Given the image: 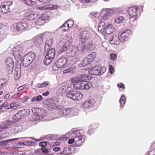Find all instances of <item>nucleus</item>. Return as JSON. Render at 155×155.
Here are the masks:
<instances>
[{"instance_id":"obj_1","label":"nucleus","mask_w":155,"mask_h":155,"mask_svg":"<svg viewBox=\"0 0 155 155\" xmlns=\"http://www.w3.org/2000/svg\"><path fill=\"white\" fill-rule=\"evenodd\" d=\"M72 137L74 138L70 139L68 140V143L71 144L75 141L76 145L78 146L82 145L84 141L85 136L84 135H81L80 131L78 130H74L71 133Z\"/></svg>"},{"instance_id":"obj_2","label":"nucleus","mask_w":155,"mask_h":155,"mask_svg":"<svg viewBox=\"0 0 155 155\" xmlns=\"http://www.w3.org/2000/svg\"><path fill=\"white\" fill-rule=\"evenodd\" d=\"M44 54H46L44 60V64L46 65H48L54 58L55 55V50L53 48L47 50L44 49Z\"/></svg>"},{"instance_id":"obj_3","label":"nucleus","mask_w":155,"mask_h":155,"mask_svg":"<svg viewBox=\"0 0 155 155\" xmlns=\"http://www.w3.org/2000/svg\"><path fill=\"white\" fill-rule=\"evenodd\" d=\"M66 95L68 98L77 101L80 100L83 97V94H82L72 90L71 87H67Z\"/></svg>"},{"instance_id":"obj_4","label":"nucleus","mask_w":155,"mask_h":155,"mask_svg":"<svg viewBox=\"0 0 155 155\" xmlns=\"http://www.w3.org/2000/svg\"><path fill=\"white\" fill-rule=\"evenodd\" d=\"M36 55L34 52H29L24 56L22 62L23 66L24 67L28 66L33 61Z\"/></svg>"},{"instance_id":"obj_5","label":"nucleus","mask_w":155,"mask_h":155,"mask_svg":"<svg viewBox=\"0 0 155 155\" xmlns=\"http://www.w3.org/2000/svg\"><path fill=\"white\" fill-rule=\"evenodd\" d=\"M92 87L91 84L86 81H81L76 84H74L73 87L75 89L87 90Z\"/></svg>"},{"instance_id":"obj_6","label":"nucleus","mask_w":155,"mask_h":155,"mask_svg":"<svg viewBox=\"0 0 155 155\" xmlns=\"http://www.w3.org/2000/svg\"><path fill=\"white\" fill-rule=\"evenodd\" d=\"M28 25L25 22H19L17 24H15L11 27V29L14 32H21L25 29H28Z\"/></svg>"},{"instance_id":"obj_7","label":"nucleus","mask_w":155,"mask_h":155,"mask_svg":"<svg viewBox=\"0 0 155 155\" xmlns=\"http://www.w3.org/2000/svg\"><path fill=\"white\" fill-rule=\"evenodd\" d=\"M105 71V67H101L99 65H97L90 69L88 71V73L96 75H101L104 73Z\"/></svg>"},{"instance_id":"obj_8","label":"nucleus","mask_w":155,"mask_h":155,"mask_svg":"<svg viewBox=\"0 0 155 155\" xmlns=\"http://www.w3.org/2000/svg\"><path fill=\"white\" fill-rule=\"evenodd\" d=\"M139 8L136 6H134L129 8L127 10L130 17V22H133L137 18V11Z\"/></svg>"},{"instance_id":"obj_9","label":"nucleus","mask_w":155,"mask_h":155,"mask_svg":"<svg viewBox=\"0 0 155 155\" xmlns=\"http://www.w3.org/2000/svg\"><path fill=\"white\" fill-rule=\"evenodd\" d=\"M23 50V48L21 46H17L13 49V54L15 59L20 60L22 58L21 54Z\"/></svg>"},{"instance_id":"obj_10","label":"nucleus","mask_w":155,"mask_h":155,"mask_svg":"<svg viewBox=\"0 0 155 155\" xmlns=\"http://www.w3.org/2000/svg\"><path fill=\"white\" fill-rule=\"evenodd\" d=\"M101 14L102 15L104 13V15L102 16V18L104 20L108 19L109 16L114 14V12L112 9H103L100 12Z\"/></svg>"},{"instance_id":"obj_11","label":"nucleus","mask_w":155,"mask_h":155,"mask_svg":"<svg viewBox=\"0 0 155 155\" xmlns=\"http://www.w3.org/2000/svg\"><path fill=\"white\" fill-rule=\"evenodd\" d=\"M27 15L25 19L29 21L35 19L37 16V14L31 10L26 11Z\"/></svg>"},{"instance_id":"obj_12","label":"nucleus","mask_w":155,"mask_h":155,"mask_svg":"<svg viewBox=\"0 0 155 155\" xmlns=\"http://www.w3.org/2000/svg\"><path fill=\"white\" fill-rule=\"evenodd\" d=\"M19 138H14L13 139H9L0 142V148L3 147L4 148H8V145L12 141L18 139Z\"/></svg>"},{"instance_id":"obj_13","label":"nucleus","mask_w":155,"mask_h":155,"mask_svg":"<svg viewBox=\"0 0 155 155\" xmlns=\"http://www.w3.org/2000/svg\"><path fill=\"white\" fill-rule=\"evenodd\" d=\"M107 34H110L115 31L113 25L110 23H108L105 25L104 29Z\"/></svg>"},{"instance_id":"obj_14","label":"nucleus","mask_w":155,"mask_h":155,"mask_svg":"<svg viewBox=\"0 0 155 155\" xmlns=\"http://www.w3.org/2000/svg\"><path fill=\"white\" fill-rule=\"evenodd\" d=\"M99 42H96L95 43L93 44L91 41H89L86 46V50L89 49L90 50H92L97 47L99 46L101 44V41L100 38H99Z\"/></svg>"},{"instance_id":"obj_15","label":"nucleus","mask_w":155,"mask_h":155,"mask_svg":"<svg viewBox=\"0 0 155 155\" xmlns=\"http://www.w3.org/2000/svg\"><path fill=\"white\" fill-rule=\"evenodd\" d=\"M47 104L50 107L53 109L57 107L58 106V103L57 101L51 99H49L47 101Z\"/></svg>"},{"instance_id":"obj_16","label":"nucleus","mask_w":155,"mask_h":155,"mask_svg":"<svg viewBox=\"0 0 155 155\" xmlns=\"http://www.w3.org/2000/svg\"><path fill=\"white\" fill-rule=\"evenodd\" d=\"M68 61V60L66 58L63 57L60 58L56 61L61 68H64L65 67L66 64Z\"/></svg>"},{"instance_id":"obj_17","label":"nucleus","mask_w":155,"mask_h":155,"mask_svg":"<svg viewBox=\"0 0 155 155\" xmlns=\"http://www.w3.org/2000/svg\"><path fill=\"white\" fill-rule=\"evenodd\" d=\"M95 103L94 99H91L86 101L83 104V107L84 108L89 109L92 107Z\"/></svg>"},{"instance_id":"obj_18","label":"nucleus","mask_w":155,"mask_h":155,"mask_svg":"<svg viewBox=\"0 0 155 155\" xmlns=\"http://www.w3.org/2000/svg\"><path fill=\"white\" fill-rule=\"evenodd\" d=\"M77 109L75 108H64L60 112L61 114H62L65 115H67L70 113L71 114H73L74 112Z\"/></svg>"},{"instance_id":"obj_19","label":"nucleus","mask_w":155,"mask_h":155,"mask_svg":"<svg viewBox=\"0 0 155 155\" xmlns=\"http://www.w3.org/2000/svg\"><path fill=\"white\" fill-rule=\"evenodd\" d=\"M13 122L10 120H7L5 121L2 125H0V128L2 130H6L10 127L12 125Z\"/></svg>"},{"instance_id":"obj_20","label":"nucleus","mask_w":155,"mask_h":155,"mask_svg":"<svg viewBox=\"0 0 155 155\" xmlns=\"http://www.w3.org/2000/svg\"><path fill=\"white\" fill-rule=\"evenodd\" d=\"M131 35V32L129 30L127 31L122 33L120 37L121 40H126L127 38Z\"/></svg>"},{"instance_id":"obj_21","label":"nucleus","mask_w":155,"mask_h":155,"mask_svg":"<svg viewBox=\"0 0 155 155\" xmlns=\"http://www.w3.org/2000/svg\"><path fill=\"white\" fill-rule=\"evenodd\" d=\"M110 43L111 45H118L120 41V38L117 37L115 36L110 37L109 39Z\"/></svg>"},{"instance_id":"obj_22","label":"nucleus","mask_w":155,"mask_h":155,"mask_svg":"<svg viewBox=\"0 0 155 155\" xmlns=\"http://www.w3.org/2000/svg\"><path fill=\"white\" fill-rule=\"evenodd\" d=\"M89 33L87 31H84L81 32L79 36V38L83 40H86L89 38Z\"/></svg>"},{"instance_id":"obj_23","label":"nucleus","mask_w":155,"mask_h":155,"mask_svg":"<svg viewBox=\"0 0 155 155\" xmlns=\"http://www.w3.org/2000/svg\"><path fill=\"white\" fill-rule=\"evenodd\" d=\"M34 43L37 46L41 45L43 43L42 36L41 35L37 36L35 40Z\"/></svg>"},{"instance_id":"obj_24","label":"nucleus","mask_w":155,"mask_h":155,"mask_svg":"<svg viewBox=\"0 0 155 155\" xmlns=\"http://www.w3.org/2000/svg\"><path fill=\"white\" fill-rule=\"evenodd\" d=\"M74 24V22L72 20H69L65 22L63 24V26L67 25L66 28H64L63 31H66L69 28L72 27Z\"/></svg>"},{"instance_id":"obj_25","label":"nucleus","mask_w":155,"mask_h":155,"mask_svg":"<svg viewBox=\"0 0 155 155\" xmlns=\"http://www.w3.org/2000/svg\"><path fill=\"white\" fill-rule=\"evenodd\" d=\"M52 43L53 40L51 38H48L45 42V50L49 49L52 45Z\"/></svg>"},{"instance_id":"obj_26","label":"nucleus","mask_w":155,"mask_h":155,"mask_svg":"<svg viewBox=\"0 0 155 155\" xmlns=\"http://www.w3.org/2000/svg\"><path fill=\"white\" fill-rule=\"evenodd\" d=\"M10 10L9 8H6L5 4H2L1 5V7L0 8V12L3 14H7L10 12Z\"/></svg>"},{"instance_id":"obj_27","label":"nucleus","mask_w":155,"mask_h":155,"mask_svg":"<svg viewBox=\"0 0 155 155\" xmlns=\"http://www.w3.org/2000/svg\"><path fill=\"white\" fill-rule=\"evenodd\" d=\"M78 47L80 49V51H87L86 46L85 45L84 41L83 40H81L80 41Z\"/></svg>"},{"instance_id":"obj_28","label":"nucleus","mask_w":155,"mask_h":155,"mask_svg":"<svg viewBox=\"0 0 155 155\" xmlns=\"http://www.w3.org/2000/svg\"><path fill=\"white\" fill-rule=\"evenodd\" d=\"M91 61L89 60L87 58H85L79 64V66L80 67H84L90 64Z\"/></svg>"},{"instance_id":"obj_29","label":"nucleus","mask_w":155,"mask_h":155,"mask_svg":"<svg viewBox=\"0 0 155 155\" xmlns=\"http://www.w3.org/2000/svg\"><path fill=\"white\" fill-rule=\"evenodd\" d=\"M57 6H54L53 5H49L38 7V8L40 10H43L46 9H55L57 8Z\"/></svg>"},{"instance_id":"obj_30","label":"nucleus","mask_w":155,"mask_h":155,"mask_svg":"<svg viewBox=\"0 0 155 155\" xmlns=\"http://www.w3.org/2000/svg\"><path fill=\"white\" fill-rule=\"evenodd\" d=\"M79 51H80V49L78 48V47H72L71 50V53L72 55V56L76 55Z\"/></svg>"},{"instance_id":"obj_31","label":"nucleus","mask_w":155,"mask_h":155,"mask_svg":"<svg viewBox=\"0 0 155 155\" xmlns=\"http://www.w3.org/2000/svg\"><path fill=\"white\" fill-rule=\"evenodd\" d=\"M23 116L20 113H19V111L12 117L13 120L15 122H17L20 120Z\"/></svg>"},{"instance_id":"obj_32","label":"nucleus","mask_w":155,"mask_h":155,"mask_svg":"<svg viewBox=\"0 0 155 155\" xmlns=\"http://www.w3.org/2000/svg\"><path fill=\"white\" fill-rule=\"evenodd\" d=\"M6 66H14V62L13 59L10 57H8L6 59Z\"/></svg>"},{"instance_id":"obj_33","label":"nucleus","mask_w":155,"mask_h":155,"mask_svg":"<svg viewBox=\"0 0 155 155\" xmlns=\"http://www.w3.org/2000/svg\"><path fill=\"white\" fill-rule=\"evenodd\" d=\"M96 57V53L94 52H92L90 54H89L87 57V58L91 61V62L93 60H94Z\"/></svg>"},{"instance_id":"obj_34","label":"nucleus","mask_w":155,"mask_h":155,"mask_svg":"<svg viewBox=\"0 0 155 155\" xmlns=\"http://www.w3.org/2000/svg\"><path fill=\"white\" fill-rule=\"evenodd\" d=\"M81 81H85V80H89L91 78V77L90 75L87 74H84L81 75L80 77Z\"/></svg>"},{"instance_id":"obj_35","label":"nucleus","mask_w":155,"mask_h":155,"mask_svg":"<svg viewBox=\"0 0 155 155\" xmlns=\"http://www.w3.org/2000/svg\"><path fill=\"white\" fill-rule=\"evenodd\" d=\"M22 129L23 127L21 125H19L17 126H15V128L13 129V132L15 134H17L20 132Z\"/></svg>"},{"instance_id":"obj_36","label":"nucleus","mask_w":155,"mask_h":155,"mask_svg":"<svg viewBox=\"0 0 155 155\" xmlns=\"http://www.w3.org/2000/svg\"><path fill=\"white\" fill-rule=\"evenodd\" d=\"M43 99L41 95H38L37 96H34L32 98L31 101L33 102L36 101L39 102Z\"/></svg>"},{"instance_id":"obj_37","label":"nucleus","mask_w":155,"mask_h":155,"mask_svg":"<svg viewBox=\"0 0 155 155\" xmlns=\"http://www.w3.org/2000/svg\"><path fill=\"white\" fill-rule=\"evenodd\" d=\"M62 47L61 46H60L59 45L57 48L58 52L60 54L62 53L63 51H66L67 49L66 46L63 45H62Z\"/></svg>"},{"instance_id":"obj_38","label":"nucleus","mask_w":155,"mask_h":155,"mask_svg":"<svg viewBox=\"0 0 155 155\" xmlns=\"http://www.w3.org/2000/svg\"><path fill=\"white\" fill-rule=\"evenodd\" d=\"M124 20V18L122 16H120L114 20V22L116 24H120Z\"/></svg>"},{"instance_id":"obj_39","label":"nucleus","mask_w":155,"mask_h":155,"mask_svg":"<svg viewBox=\"0 0 155 155\" xmlns=\"http://www.w3.org/2000/svg\"><path fill=\"white\" fill-rule=\"evenodd\" d=\"M45 22L44 19L41 18H39L36 22V25H43Z\"/></svg>"},{"instance_id":"obj_40","label":"nucleus","mask_w":155,"mask_h":155,"mask_svg":"<svg viewBox=\"0 0 155 155\" xmlns=\"http://www.w3.org/2000/svg\"><path fill=\"white\" fill-rule=\"evenodd\" d=\"M30 112V110L28 109H23L19 111V113H21L22 116L24 115L26 116L29 114Z\"/></svg>"},{"instance_id":"obj_41","label":"nucleus","mask_w":155,"mask_h":155,"mask_svg":"<svg viewBox=\"0 0 155 155\" xmlns=\"http://www.w3.org/2000/svg\"><path fill=\"white\" fill-rule=\"evenodd\" d=\"M35 143L33 141H25L24 143H22L23 145H27L28 146H32L35 145Z\"/></svg>"},{"instance_id":"obj_42","label":"nucleus","mask_w":155,"mask_h":155,"mask_svg":"<svg viewBox=\"0 0 155 155\" xmlns=\"http://www.w3.org/2000/svg\"><path fill=\"white\" fill-rule=\"evenodd\" d=\"M23 2L27 5L31 6L35 4L36 2L33 1H23Z\"/></svg>"},{"instance_id":"obj_43","label":"nucleus","mask_w":155,"mask_h":155,"mask_svg":"<svg viewBox=\"0 0 155 155\" xmlns=\"http://www.w3.org/2000/svg\"><path fill=\"white\" fill-rule=\"evenodd\" d=\"M119 101L121 106L123 107L126 101V99L124 95H121L119 100Z\"/></svg>"},{"instance_id":"obj_44","label":"nucleus","mask_w":155,"mask_h":155,"mask_svg":"<svg viewBox=\"0 0 155 155\" xmlns=\"http://www.w3.org/2000/svg\"><path fill=\"white\" fill-rule=\"evenodd\" d=\"M14 66H6V70L8 73L9 74H11L13 71Z\"/></svg>"},{"instance_id":"obj_45","label":"nucleus","mask_w":155,"mask_h":155,"mask_svg":"<svg viewBox=\"0 0 155 155\" xmlns=\"http://www.w3.org/2000/svg\"><path fill=\"white\" fill-rule=\"evenodd\" d=\"M39 109L37 108L34 107L32 109V111L33 113L36 116L39 115Z\"/></svg>"},{"instance_id":"obj_46","label":"nucleus","mask_w":155,"mask_h":155,"mask_svg":"<svg viewBox=\"0 0 155 155\" xmlns=\"http://www.w3.org/2000/svg\"><path fill=\"white\" fill-rule=\"evenodd\" d=\"M60 68H61V67H60V66L59 64H58L57 63V62L56 61L52 67V70L54 71L58 70Z\"/></svg>"},{"instance_id":"obj_47","label":"nucleus","mask_w":155,"mask_h":155,"mask_svg":"<svg viewBox=\"0 0 155 155\" xmlns=\"http://www.w3.org/2000/svg\"><path fill=\"white\" fill-rule=\"evenodd\" d=\"M72 81L74 82V84L77 83L81 81V79L78 77H74L72 78Z\"/></svg>"},{"instance_id":"obj_48","label":"nucleus","mask_w":155,"mask_h":155,"mask_svg":"<svg viewBox=\"0 0 155 155\" xmlns=\"http://www.w3.org/2000/svg\"><path fill=\"white\" fill-rule=\"evenodd\" d=\"M9 107L12 109V110H13L16 109L18 106L17 104H16L15 103H13L10 104Z\"/></svg>"},{"instance_id":"obj_49","label":"nucleus","mask_w":155,"mask_h":155,"mask_svg":"<svg viewBox=\"0 0 155 155\" xmlns=\"http://www.w3.org/2000/svg\"><path fill=\"white\" fill-rule=\"evenodd\" d=\"M48 85V84L47 82L41 84H38L37 85V87H38L40 88H43L45 87H46Z\"/></svg>"},{"instance_id":"obj_50","label":"nucleus","mask_w":155,"mask_h":155,"mask_svg":"<svg viewBox=\"0 0 155 155\" xmlns=\"http://www.w3.org/2000/svg\"><path fill=\"white\" fill-rule=\"evenodd\" d=\"M13 3L12 1H8L6 2H4L3 3V4H5L6 6H7V7L8 8V7L12 5Z\"/></svg>"},{"instance_id":"obj_51","label":"nucleus","mask_w":155,"mask_h":155,"mask_svg":"<svg viewBox=\"0 0 155 155\" xmlns=\"http://www.w3.org/2000/svg\"><path fill=\"white\" fill-rule=\"evenodd\" d=\"M105 26V22L104 21H101L98 24V28L100 27L101 26L103 27V29H104V26Z\"/></svg>"},{"instance_id":"obj_52","label":"nucleus","mask_w":155,"mask_h":155,"mask_svg":"<svg viewBox=\"0 0 155 155\" xmlns=\"http://www.w3.org/2000/svg\"><path fill=\"white\" fill-rule=\"evenodd\" d=\"M111 59L113 60H115L117 58V55L113 54H112L110 55Z\"/></svg>"},{"instance_id":"obj_53","label":"nucleus","mask_w":155,"mask_h":155,"mask_svg":"<svg viewBox=\"0 0 155 155\" xmlns=\"http://www.w3.org/2000/svg\"><path fill=\"white\" fill-rule=\"evenodd\" d=\"M47 144V142H42L39 143V145L42 147H43L46 146Z\"/></svg>"},{"instance_id":"obj_54","label":"nucleus","mask_w":155,"mask_h":155,"mask_svg":"<svg viewBox=\"0 0 155 155\" xmlns=\"http://www.w3.org/2000/svg\"><path fill=\"white\" fill-rule=\"evenodd\" d=\"M109 71L110 73L111 74H113L114 71V68L111 65H110L109 66Z\"/></svg>"},{"instance_id":"obj_55","label":"nucleus","mask_w":155,"mask_h":155,"mask_svg":"<svg viewBox=\"0 0 155 155\" xmlns=\"http://www.w3.org/2000/svg\"><path fill=\"white\" fill-rule=\"evenodd\" d=\"M4 80L3 79H0V90L2 87L3 84L4 83L3 82Z\"/></svg>"},{"instance_id":"obj_56","label":"nucleus","mask_w":155,"mask_h":155,"mask_svg":"<svg viewBox=\"0 0 155 155\" xmlns=\"http://www.w3.org/2000/svg\"><path fill=\"white\" fill-rule=\"evenodd\" d=\"M15 75H16L17 77V78L16 80H17L18 79V78L20 77V71H16L15 73Z\"/></svg>"},{"instance_id":"obj_57","label":"nucleus","mask_w":155,"mask_h":155,"mask_svg":"<svg viewBox=\"0 0 155 155\" xmlns=\"http://www.w3.org/2000/svg\"><path fill=\"white\" fill-rule=\"evenodd\" d=\"M41 150L43 153H49V151L46 148H42Z\"/></svg>"},{"instance_id":"obj_58","label":"nucleus","mask_w":155,"mask_h":155,"mask_svg":"<svg viewBox=\"0 0 155 155\" xmlns=\"http://www.w3.org/2000/svg\"><path fill=\"white\" fill-rule=\"evenodd\" d=\"M61 148L60 147H54L53 149V150L54 151H56V152L60 150H61Z\"/></svg>"},{"instance_id":"obj_59","label":"nucleus","mask_w":155,"mask_h":155,"mask_svg":"<svg viewBox=\"0 0 155 155\" xmlns=\"http://www.w3.org/2000/svg\"><path fill=\"white\" fill-rule=\"evenodd\" d=\"M117 86L118 87L123 89L125 88L124 85L122 83L118 84Z\"/></svg>"},{"instance_id":"obj_60","label":"nucleus","mask_w":155,"mask_h":155,"mask_svg":"<svg viewBox=\"0 0 155 155\" xmlns=\"http://www.w3.org/2000/svg\"><path fill=\"white\" fill-rule=\"evenodd\" d=\"M25 87V85L21 86L17 88V90L18 91H20Z\"/></svg>"},{"instance_id":"obj_61","label":"nucleus","mask_w":155,"mask_h":155,"mask_svg":"<svg viewBox=\"0 0 155 155\" xmlns=\"http://www.w3.org/2000/svg\"><path fill=\"white\" fill-rule=\"evenodd\" d=\"M72 42V40H69L66 43V44L68 45V46L70 47L71 45V42Z\"/></svg>"},{"instance_id":"obj_62","label":"nucleus","mask_w":155,"mask_h":155,"mask_svg":"<svg viewBox=\"0 0 155 155\" xmlns=\"http://www.w3.org/2000/svg\"><path fill=\"white\" fill-rule=\"evenodd\" d=\"M7 103H6V104L5 106V108L6 109H11L10 107H9L10 105H7Z\"/></svg>"},{"instance_id":"obj_63","label":"nucleus","mask_w":155,"mask_h":155,"mask_svg":"<svg viewBox=\"0 0 155 155\" xmlns=\"http://www.w3.org/2000/svg\"><path fill=\"white\" fill-rule=\"evenodd\" d=\"M49 92L48 91H46L45 93H43L42 94V95L44 96H47L49 94Z\"/></svg>"},{"instance_id":"obj_64","label":"nucleus","mask_w":155,"mask_h":155,"mask_svg":"<svg viewBox=\"0 0 155 155\" xmlns=\"http://www.w3.org/2000/svg\"><path fill=\"white\" fill-rule=\"evenodd\" d=\"M10 96V95L9 94H7L4 97V99H8Z\"/></svg>"}]
</instances>
